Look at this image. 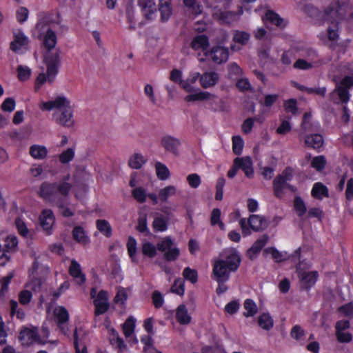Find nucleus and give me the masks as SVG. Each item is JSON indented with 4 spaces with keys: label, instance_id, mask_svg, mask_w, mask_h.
Wrapping results in <instances>:
<instances>
[{
    "label": "nucleus",
    "instance_id": "obj_9",
    "mask_svg": "<svg viewBox=\"0 0 353 353\" xmlns=\"http://www.w3.org/2000/svg\"><path fill=\"white\" fill-rule=\"evenodd\" d=\"M54 316L56 319L57 327L64 335H68V327L66 324L70 319V314L64 306H58L54 310Z\"/></svg>",
    "mask_w": 353,
    "mask_h": 353
},
{
    "label": "nucleus",
    "instance_id": "obj_56",
    "mask_svg": "<svg viewBox=\"0 0 353 353\" xmlns=\"http://www.w3.org/2000/svg\"><path fill=\"white\" fill-rule=\"evenodd\" d=\"M142 252L144 255L153 258L157 254V247L150 242H145L142 245Z\"/></svg>",
    "mask_w": 353,
    "mask_h": 353
},
{
    "label": "nucleus",
    "instance_id": "obj_26",
    "mask_svg": "<svg viewBox=\"0 0 353 353\" xmlns=\"http://www.w3.org/2000/svg\"><path fill=\"white\" fill-rule=\"evenodd\" d=\"M288 182L281 177V175L278 174L272 182V188L274 195L276 198H281L283 194L284 190L286 188Z\"/></svg>",
    "mask_w": 353,
    "mask_h": 353
},
{
    "label": "nucleus",
    "instance_id": "obj_57",
    "mask_svg": "<svg viewBox=\"0 0 353 353\" xmlns=\"http://www.w3.org/2000/svg\"><path fill=\"white\" fill-rule=\"evenodd\" d=\"M180 254V250L178 248H171L164 253V259L166 261H176Z\"/></svg>",
    "mask_w": 353,
    "mask_h": 353
},
{
    "label": "nucleus",
    "instance_id": "obj_5",
    "mask_svg": "<svg viewBox=\"0 0 353 353\" xmlns=\"http://www.w3.org/2000/svg\"><path fill=\"white\" fill-rule=\"evenodd\" d=\"M42 110H51L53 108L61 109L62 110L54 114L56 122L63 126L70 128L74 125L73 109L70 105V101L64 96H59L54 100L42 103L41 105Z\"/></svg>",
    "mask_w": 353,
    "mask_h": 353
},
{
    "label": "nucleus",
    "instance_id": "obj_38",
    "mask_svg": "<svg viewBox=\"0 0 353 353\" xmlns=\"http://www.w3.org/2000/svg\"><path fill=\"white\" fill-rule=\"evenodd\" d=\"M145 162V159L141 154H134L130 158L128 165L130 168L138 170L140 169Z\"/></svg>",
    "mask_w": 353,
    "mask_h": 353
},
{
    "label": "nucleus",
    "instance_id": "obj_43",
    "mask_svg": "<svg viewBox=\"0 0 353 353\" xmlns=\"http://www.w3.org/2000/svg\"><path fill=\"white\" fill-rule=\"evenodd\" d=\"M159 10L161 14V21L163 22L168 21L172 14L171 4H159Z\"/></svg>",
    "mask_w": 353,
    "mask_h": 353
},
{
    "label": "nucleus",
    "instance_id": "obj_46",
    "mask_svg": "<svg viewBox=\"0 0 353 353\" xmlns=\"http://www.w3.org/2000/svg\"><path fill=\"white\" fill-rule=\"evenodd\" d=\"M174 245V241L170 236H165L159 241L157 244V250L160 252H165Z\"/></svg>",
    "mask_w": 353,
    "mask_h": 353
},
{
    "label": "nucleus",
    "instance_id": "obj_14",
    "mask_svg": "<svg viewBox=\"0 0 353 353\" xmlns=\"http://www.w3.org/2000/svg\"><path fill=\"white\" fill-rule=\"evenodd\" d=\"M161 145L166 152L175 156L179 154V148L181 145V141L179 139L171 135H165L161 138Z\"/></svg>",
    "mask_w": 353,
    "mask_h": 353
},
{
    "label": "nucleus",
    "instance_id": "obj_35",
    "mask_svg": "<svg viewBox=\"0 0 353 353\" xmlns=\"http://www.w3.org/2000/svg\"><path fill=\"white\" fill-rule=\"evenodd\" d=\"M176 192V188L174 185H168L159 192V199L161 202H166L168 198Z\"/></svg>",
    "mask_w": 353,
    "mask_h": 353
},
{
    "label": "nucleus",
    "instance_id": "obj_7",
    "mask_svg": "<svg viewBox=\"0 0 353 353\" xmlns=\"http://www.w3.org/2000/svg\"><path fill=\"white\" fill-rule=\"evenodd\" d=\"M185 100L187 102L207 100L209 108L214 112L221 110L222 108V100L218 96L206 91H200L187 95Z\"/></svg>",
    "mask_w": 353,
    "mask_h": 353
},
{
    "label": "nucleus",
    "instance_id": "obj_21",
    "mask_svg": "<svg viewBox=\"0 0 353 353\" xmlns=\"http://www.w3.org/2000/svg\"><path fill=\"white\" fill-rule=\"evenodd\" d=\"M175 318L176 321L181 325H188L192 320V317L188 314L187 307L184 304H181L177 307Z\"/></svg>",
    "mask_w": 353,
    "mask_h": 353
},
{
    "label": "nucleus",
    "instance_id": "obj_37",
    "mask_svg": "<svg viewBox=\"0 0 353 353\" xmlns=\"http://www.w3.org/2000/svg\"><path fill=\"white\" fill-rule=\"evenodd\" d=\"M250 34L245 31L236 30L233 36V41L245 46L249 41Z\"/></svg>",
    "mask_w": 353,
    "mask_h": 353
},
{
    "label": "nucleus",
    "instance_id": "obj_15",
    "mask_svg": "<svg viewBox=\"0 0 353 353\" xmlns=\"http://www.w3.org/2000/svg\"><path fill=\"white\" fill-rule=\"evenodd\" d=\"M234 167H237L243 171L245 175L251 179L254 176L253 163L250 157L236 158L234 160Z\"/></svg>",
    "mask_w": 353,
    "mask_h": 353
},
{
    "label": "nucleus",
    "instance_id": "obj_27",
    "mask_svg": "<svg viewBox=\"0 0 353 353\" xmlns=\"http://www.w3.org/2000/svg\"><path fill=\"white\" fill-rule=\"evenodd\" d=\"M311 195L316 199L321 200L323 197L329 196L328 189L320 182L315 183L312 187Z\"/></svg>",
    "mask_w": 353,
    "mask_h": 353
},
{
    "label": "nucleus",
    "instance_id": "obj_18",
    "mask_svg": "<svg viewBox=\"0 0 353 353\" xmlns=\"http://www.w3.org/2000/svg\"><path fill=\"white\" fill-rule=\"evenodd\" d=\"M210 46L209 38L205 34H198L194 37L190 43V47L194 51H205Z\"/></svg>",
    "mask_w": 353,
    "mask_h": 353
},
{
    "label": "nucleus",
    "instance_id": "obj_48",
    "mask_svg": "<svg viewBox=\"0 0 353 353\" xmlns=\"http://www.w3.org/2000/svg\"><path fill=\"white\" fill-rule=\"evenodd\" d=\"M110 341L112 345L117 346L120 350H122L126 347L123 339L119 336V334L114 330H112L110 335Z\"/></svg>",
    "mask_w": 353,
    "mask_h": 353
},
{
    "label": "nucleus",
    "instance_id": "obj_22",
    "mask_svg": "<svg viewBox=\"0 0 353 353\" xmlns=\"http://www.w3.org/2000/svg\"><path fill=\"white\" fill-rule=\"evenodd\" d=\"M72 234V238L76 242L84 245L90 243V238L82 226H74Z\"/></svg>",
    "mask_w": 353,
    "mask_h": 353
},
{
    "label": "nucleus",
    "instance_id": "obj_45",
    "mask_svg": "<svg viewBox=\"0 0 353 353\" xmlns=\"http://www.w3.org/2000/svg\"><path fill=\"white\" fill-rule=\"evenodd\" d=\"M232 140V150L236 155H240L242 153L244 141L241 137L236 135L233 136Z\"/></svg>",
    "mask_w": 353,
    "mask_h": 353
},
{
    "label": "nucleus",
    "instance_id": "obj_25",
    "mask_svg": "<svg viewBox=\"0 0 353 353\" xmlns=\"http://www.w3.org/2000/svg\"><path fill=\"white\" fill-rule=\"evenodd\" d=\"M48 153L47 148L44 145L34 144L30 147L29 154L34 159L43 160Z\"/></svg>",
    "mask_w": 353,
    "mask_h": 353
},
{
    "label": "nucleus",
    "instance_id": "obj_12",
    "mask_svg": "<svg viewBox=\"0 0 353 353\" xmlns=\"http://www.w3.org/2000/svg\"><path fill=\"white\" fill-rule=\"evenodd\" d=\"M69 274L73 278V281L77 285L81 287L85 283V274L83 273L80 264L74 259L71 261L69 267Z\"/></svg>",
    "mask_w": 353,
    "mask_h": 353
},
{
    "label": "nucleus",
    "instance_id": "obj_53",
    "mask_svg": "<svg viewBox=\"0 0 353 353\" xmlns=\"http://www.w3.org/2000/svg\"><path fill=\"white\" fill-rule=\"evenodd\" d=\"M132 195L133 198L140 203H144L147 197L146 191L142 187H138L133 189Z\"/></svg>",
    "mask_w": 353,
    "mask_h": 353
},
{
    "label": "nucleus",
    "instance_id": "obj_52",
    "mask_svg": "<svg viewBox=\"0 0 353 353\" xmlns=\"http://www.w3.org/2000/svg\"><path fill=\"white\" fill-rule=\"evenodd\" d=\"M10 316L12 319L16 318L17 320L20 321L22 319L18 303L14 300H10Z\"/></svg>",
    "mask_w": 353,
    "mask_h": 353
},
{
    "label": "nucleus",
    "instance_id": "obj_3",
    "mask_svg": "<svg viewBox=\"0 0 353 353\" xmlns=\"http://www.w3.org/2000/svg\"><path fill=\"white\" fill-rule=\"evenodd\" d=\"M71 189L70 183L43 182L40 186L39 194L46 203L57 207L63 217L69 218L74 215V212L66 206Z\"/></svg>",
    "mask_w": 353,
    "mask_h": 353
},
{
    "label": "nucleus",
    "instance_id": "obj_29",
    "mask_svg": "<svg viewBox=\"0 0 353 353\" xmlns=\"http://www.w3.org/2000/svg\"><path fill=\"white\" fill-rule=\"evenodd\" d=\"M25 336H26L28 339L30 340V343H37L40 345L45 344V342L41 339L38 330L36 327L29 329L28 327H23V337Z\"/></svg>",
    "mask_w": 353,
    "mask_h": 353
},
{
    "label": "nucleus",
    "instance_id": "obj_19",
    "mask_svg": "<svg viewBox=\"0 0 353 353\" xmlns=\"http://www.w3.org/2000/svg\"><path fill=\"white\" fill-rule=\"evenodd\" d=\"M219 79L216 72H207L200 77V83L203 88H208L216 84Z\"/></svg>",
    "mask_w": 353,
    "mask_h": 353
},
{
    "label": "nucleus",
    "instance_id": "obj_30",
    "mask_svg": "<svg viewBox=\"0 0 353 353\" xmlns=\"http://www.w3.org/2000/svg\"><path fill=\"white\" fill-rule=\"evenodd\" d=\"M243 306L246 310L243 312V316L245 317L254 316L258 312V307L256 303L251 299H245Z\"/></svg>",
    "mask_w": 353,
    "mask_h": 353
},
{
    "label": "nucleus",
    "instance_id": "obj_11",
    "mask_svg": "<svg viewBox=\"0 0 353 353\" xmlns=\"http://www.w3.org/2000/svg\"><path fill=\"white\" fill-rule=\"evenodd\" d=\"M94 305L95 316L101 315L108 310L110 304L107 291L101 290L98 292L97 296L94 301Z\"/></svg>",
    "mask_w": 353,
    "mask_h": 353
},
{
    "label": "nucleus",
    "instance_id": "obj_55",
    "mask_svg": "<svg viewBox=\"0 0 353 353\" xmlns=\"http://www.w3.org/2000/svg\"><path fill=\"white\" fill-rule=\"evenodd\" d=\"M74 157V149L72 148H69L59 154V160L61 163L65 164L70 162L73 159Z\"/></svg>",
    "mask_w": 353,
    "mask_h": 353
},
{
    "label": "nucleus",
    "instance_id": "obj_1",
    "mask_svg": "<svg viewBox=\"0 0 353 353\" xmlns=\"http://www.w3.org/2000/svg\"><path fill=\"white\" fill-rule=\"evenodd\" d=\"M57 21L51 19L49 14L40 17L36 28L39 32V38L41 41V50L43 63H48L50 73L54 74L57 71L58 65H61V50L57 47V37L55 32L54 23H59V14H57Z\"/></svg>",
    "mask_w": 353,
    "mask_h": 353
},
{
    "label": "nucleus",
    "instance_id": "obj_59",
    "mask_svg": "<svg viewBox=\"0 0 353 353\" xmlns=\"http://www.w3.org/2000/svg\"><path fill=\"white\" fill-rule=\"evenodd\" d=\"M265 254H270L272 255V259L276 262H281L283 261L285 259L283 257V254L281 252H279L277 249H276L274 247H269L264 250Z\"/></svg>",
    "mask_w": 353,
    "mask_h": 353
},
{
    "label": "nucleus",
    "instance_id": "obj_47",
    "mask_svg": "<svg viewBox=\"0 0 353 353\" xmlns=\"http://www.w3.org/2000/svg\"><path fill=\"white\" fill-rule=\"evenodd\" d=\"M327 163L326 159L324 156L320 155L313 158L311 162V166L314 168L316 171H322Z\"/></svg>",
    "mask_w": 353,
    "mask_h": 353
},
{
    "label": "nucleus",
    "instance_id": "obj_16",
    "mask_svg": "<svg viewBox=\"0 0 353 353\" xmlns=\"http://www.w3.org/2000/svg\"><path fill=\"white\" fill-rule=\"evenodd\" d=\"M324 144L323 137L320 134H310L304 138V146L320 152Z\"/></svg>",
    "mask_w": 353,
    "mask_h": 353
},
{
    "label": "nucleus",
    "instance_id": "obj_54",
    "mask_svg": "<svg viewBox=\"0 0 353 353\" xmlns=\"http://www.w3.org/2000/svg\"><path fill=\"white\" fill-rule=\"evenodd\" d=\"M225 184V179L224 177H219L216 183V193L215 199L216 201H221L223 197V188Z\"/></svg>",
    "mask_w": 353,
    "mask_h": 353
},
{
    "label": "nucleus",
    "instance_id": "obj_61",
    "mask_svg": "<svg viewBox=\"0 0 353 353\" xmlns=\"http://www.w3.org/2000/svg\"><path fill=\"white\" fill-rule=\"evenodd\" d=\"M335 90L342 103H347L349 101L350 95L349 91L345 88L336 86Z\"/></svg>",
    "mask_w": 353,
    "mask_h": 353
},
{
    "label": "nucleus",
    "instance_id": "obj_62",
    "mask_svg": "<svg viewBox=\"0 0 353 353\" xmlns=\"http://www.w3.org/2000/svg\"><path fill=\"white\" fill-rule=\"evenodd\" d=\"M255 121V119L253 117H248L244 120L241 125V130L245 134H248L251 132L254 123Z\"/></svg>",
    "mask_w": 353,
    "mask_h": 353
},
{
    "label": "nucleus",
    "instance_id": "obj_2",
    "mask_svg": "<svg viewBox=\"0 0 353 353\" xmlns=\"http://www.w3.org/2000/svg\"><path fill=\"white\" fill-rule=\"evenodd\" d=\"M225 258L218 259L212 261V272L211 278L218 283L216 292L221 295L228 290L225 284L229 281L231 272H235L239 269L241 258L235 248L225 251Z\"/></svg>",
    "mask_w": 353,
    "mask_h": 353
},
{
    "label": "nucleus",
    "instance_id": "obj_50",
    "mask_svg": "<svg viewBox=\"0 0 353 353\" xmlns=\"http://www.w3.org/2000/svg\"><path fill=\"white\" fill-rule=\"evenodd\" d=\"M127 21L129 23L128 28L131 30L136 29L134 21V10L131 5H127L125 8Z\"/></svg>",
    "mask_w": 353,
    "mask_h": 353
},
{
    "label": "nucleus",
    "instance_id": "obj_17",
    "mask_svg": "<svg viewBox=\"0 0 353 353\" xmlns=\"http://www.w3.org/2000/svg\"><path fill=\"white\" fill-rule=\"evenodd\" d=\"M44 64L46 65V68H47L46 73L41 72L37 76V77L35 80V82H34V89L36 91H37L39 89H40V88L43 85V84L45 82L48 81L50 83H52V82H54V81L56 79L57 75L59 73V68L61 66V65H58L57 68V71L54 74H52V73L49 72V70H48L49 65L48 63H44Z\"/></svg>",
    "mask_w": 353,
    "mask_h": 353
},
{
    "label": "nucleus",
    "instance_id": "obj_39",
    "mask_svg": "<svg viewBox=\"0 0 353 353\" xmlns=\"http://www.w3.org/2000/svg\"><path fill=\"white\" fill-rule=\"evenodd\" d=\"M243 71L240 66L233 62L228 65V78L232 80L238 79L242 75Z\"/></svg>",
    "mask_w": 353,
    "mask_h": 353
},
{
    "label": "nucleus",
    "instance_id": "obj_42",
    "mask_svg": "<svg viewBox=\"0 0 353 353\" xmlns=\"http://www.w3.org/2000/svg\"><path fill=\"white\" fill-rule=\"evenodd\" d=\"M14 40L10 43V48L14 52H18L22 48V33L20 30L17 32L13 31Z\"/></svg>",
    "mask_w": 353,
    "mask_h": 353
},
{
    "label": "nucleus",
    "instance_id": "obj_6",
    "mask_svg": "<svg viewBox=\"0 0 353 353\" xmlns=\"http://www.w3.org/2000/svg\"><path fill=\"white\" fill-rule=\"evenodd\" d=\"M239 225L243 236L250 234V229L259 232L265 229L268 225L265 217L258 214H251L248 220L241 218L239 220Z\"/></svg>",
    "mask_w": 353,
    "mask_h": 353
},
{
    "label": "nucleus",
    "instance_id": "obj_31",
    "mask_svg": "<svg viewBox=\"0 0 353 353\" xmlns=\"http://www.w3.org/2000/svg\"><path fill=\"white\" fill-rule=\"evenodd\" d=\"M258 324L262 329L270 330L272 328L274 322L268 313H263L259 316Z\"/></svg>",
    "mask_w": 353,
    "mask_h": 353
},
{
    "label": "nucleus",
    "instance_id": "obj_8",
    "mask_svg": "<svg viewBox=\"0 0 353 353\" xmlns=\"http://www.w3.org/2000/svg\"><path fill=\"white\" fill-rule=\"evenodd\" d=\"M205 57L215 64L226 62L229 57V50L227 48L219 45L213 46L210 50L205 52Z\"/></svg>",
    "mask_w": 353,
    "mask_h": 353
},
{
    "label": "nucleus",
    "instance_id": "obj_4",
    "mask_svg": "<svg viewBox=\"0 0 353 353\" xmlns=\"http://www.w3.org/2000/svg\"><path fill=\"white\" fill-rule=\"evenodd\" d=\"M349 0H334L324 11L323 20L331 26L327 28V37L330 41H336L339 38V23L344 19Z\"/></svg>",
    "mask_w": 353,
    "mask_h": 353
},
{
    "label": "nucleus",
    "instance_id": "obj_28",
    "mask_svg": "<svg viewBox=\"0 0 353 353\" xmlns=\"http://www.w3.org/2000/svg\"><path fill=\"white\" fill-rule=\"evenodd\" d=\"M97 230L105 237H110L112 235V229L110 223L105 219H97L96 221Z\"/></svg>",
    "mask_w": 353,
    "mask_h": 353
},
{
    "label": "nucleus",
    "instance_id": "obj_40",
    "mask_svg": "<svg viewBox=\"0 0 353 353\" xmlns=\"http://www.w3.org/2000/svg\"><path fill=\"white\" fill-rule=\"evenodd\" d=\"M182 275L185 280L189 281L191 283L194 284L198 281V272L196 270L190 267L183 269Z\"/></svg>",
    "mask_w": 353,
    "mask_h": 353
},
{
    "label": "nucleus",
    "instance_id": "obj_58",
    "mask_svg": "<svg viewBox=\"0 0 353 353\" xmlns=\"http://www.w3.org/2000/svg\"><path fill=\"white\" fill-rule=\"evenodd\" d=\"M338 312L350 319H353V302L340 306L338 308Z\"/></svg>",
    "mask_w": 353,
    "mask_h": 353
},
{
    "label": "nucleus",
    "instance_id": "obj_20",
    "mask_svg": "<svg viewBox=\"0 0 353 353\" xmlns=\"http://www.w3.org/2000/svg\"><path fill=\"white\" fill-rule=\"evenodd\" d=\"M21 209L18 207L17 202L13 201L11 203L8 211V218L10 219H14L15 224L19 234L22 235V223L20 219Z\"/></svg>",
    "mask_w": 353,
    "mask_h": 353
},
{
    "label": "nucleus",
    "instance_id": "obj_10",
    "mask_svg": "<svg viewBox=\"0 0 353 353\" xmlns=\"http://www.w3.org/2000/svg\"><path fill=\"white\" fill-rule=\"evenodd\" d=\"M298 276L300 281V288L302 290L309 291L317 281L319 273L317 271H299Z\"/></svg>",
    "mask_w": 353,
    "mask_h": 353
},
{
    "label": "nucleus",
    "instance_id": "obj_24",
    "mask_svg": "<svg viewBox=\"0 0 353 353\" xmlns=\"http://www.w3.org/2000/svg\"><path fill=\"white\" fill-rule=\"evenodd\" d=\"M265 18L266 21L280 28H284L287 25L284 19L272 10H268L266 12Z\"/></svg>",
    "mask_w": 353,
    "mask_h": 353
},
{
    "label": "nucleus",
    "instance_id": "obj_13",
    "mask_svg": "<svg viewBox=\"0 0 353 353\" xmlns=\"http://www.w3.org/2000/svg\"><path fill=\"white\" fill-rule=\"evenodd\" d=\"M39 221L41 228L46 231V234L52 233V225L54 223L55 218L53 212L50 209H44L42 210Z\"/></svg>",
    "mask_w": 353,
    "mask_h": 353
},
{
    "label": "nucleus",
    "instance_id": "obj_64",
    "mask_svg": "<svg viewBox=\"0 0 353 353\" xmlns=\"http://www.w3.org/2000/svg\"><path fill=\"white\" fill-rule=\"evenodd\" d=\"M187 181L192 188H197L201 183V177L198 174H190L187 176Z\"/></svg>",
    "mask_w": 353,
    "mask_h": 353
},
{
    "label": "nucleus",
    "instance_id": "obj_41",
    "mask_svg": "<svg viewBox=\"0 0 353 353\" xmlns=\"http://www.w3.org/2000/svg\"><path fill=\"white\" fill-rule=\"evenodd\" d=\"M135 328V320L133 317H128L123 324V332L125 337H129L134 332Z\"/></svg>",
    "mask_w": 353,
    "mask_h": 353
},
{
    "label": "nucleus",
    "instance_id": "obj_44",
    "mask_svg": "<svg viewBox=\"0 0 353 353\" xmlns=\"http://www.w3.org/2000/svg\"><path fill=\"white\" fill-rule=\"evenodd\" d=\"M294 208L298 216L302 217L307 212L306 205L300 196H296L294 199Z\"/></svg>",
    "mask_w": 353,
    "mask_h": 353
},
{
    "label": "nucleus",
    "instance_id": "obj_32",
    "mask_svg": "<svg viewBox=\"0 0 353 353\" xmlns=\"http://www.w3.org/2000/svg\"><path fill=\"white\" fill-rule=\"evenodd\" d=\"M221 210L219 208H214L211 212L210 223L212 226L218 225L219 229L225 230V225L221 220Z\"/></svg>",
    "mask_w": 353,
    "mask_h": 353
},
{
    "label": "nucleus",
    "instance_id": "obj_33",
    "mask_svg": "<svg viewBox=\"0 0 353 353\" xmlns=\"http://www.w3.org/2000/svg\"><path fill=\"white\" fill-rule=\"evenodd\" d=\"M152 228L154 232H164L168 229V219L162 215L154 219Z\"/></svg>",
    "mask_w": 353,
    "mask_h": 353
},
{
    "label": "nucleus",
    "instance_id": "obj_51",
    "mask_svg": "<svg viewBox=\"0 0 353 353\" xmlns=\"http://www.w3.org/2000/svg\"><path fill=\"white\" fill-rule=\"evenodd\" d=\"M283 108L287 113L295 115L298 111L297 101L295 99L285 100L283 103Z\"/></svg>",
    "mask_w": 353,
    "mask_h": 353
},
{
    "label": "nucleus",
    "instance_id": "obj_36",
    "mask_svg": "<svg viewBox=\"0 0 353 353\" xmlns=\"http://www.w3.org/2000/svg\"><path fill=\"white\" fill-rule=\"evenodd\" d=\"M127 250L128 255L132 262H137L135 255L137 253V241L136 239L132 236H130L128 239L127 241Z\"/></svg>",
    "mask_w": 353,
    "mask_h": 353
},
{
    "label": "nucleus",
    "instance_id": "obj_23",
    "mask_svg": "<svg viewBox=\"0 0 353 353\" xmlns=\"http://www.w3.org/2000/svg\"><path fill=\"white\" fill-rule=\"evenodd\" d=\"M138 5L141 8L146 19H152V17L156 11V5L154 0H137Z\"/></svg>",
    "mask_w": 353,
    "mask_h": 353
},
{
    "label": "nucleus",
    "instance_id": "obj_49",
    "mask_svg": "<svg viewBox=\"0 0 353 353\" xmlns=\"http://www.w3.org/2000/svg\"><path fill=\"white\" fill-rule=\"evenodd\" d=\"M170 291L177 295L183 296L185 293L184 281L181 279H175L170 288Z\"/></svg>",
    "mask_w": 353,
    "mask_h": 353
},
{
    "label": "nucleus",
    "instance_id": "obj_60",
    "mask_svg": "<svg viewBox=\"0 0 353 353\" xmlns=\"http://www.w3.org/2000/svg\"><path fill=\"white\" fill-rule=\"evenodd\" d=\"M152 303L155 308L161 307L164 303V299L161 293L158 290H154L152 294Z\"/></svg>",
    "mask_w": 353,
    "mask_h": 353
},
{
    "label": "nucleus",
    "instance_id": "obj_34",
    "mask_svg": "<svg viewBox=\"0 0 353 353\" xmlns=\"http://www.w3.org/2000/svg\"><path fill=\"white\" fill-rule=\"evenodd\" d=\"M155 170L157 176L160 180H166L170 176V172L169 169L165 164L161 162H157L155 163Z\"/></svg>",
    "mask_w": 353,
    "mask_h": 353
},
{
    "label": "nucleus",
    "instance_id": "obj_63",
    "mask_svg": "<svg viewBox=\"0 0 353 353\" xmlns=\"http://www.w3.org/2000/svg\"><path fill=\"white\" fill-rule=\"evenodd\" d=\"M236 88L241 92L251 91L252 87L248 79L241 78L237 80Z\"/></svg>",
    "mask_w": 353,
    "mask_h": 353
}]
</instances>
